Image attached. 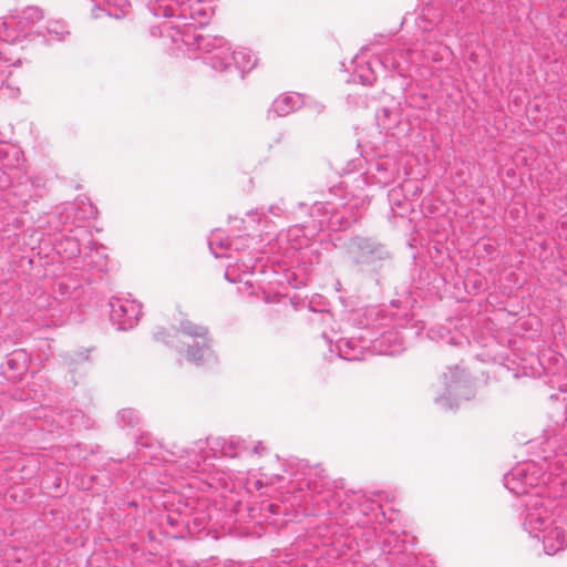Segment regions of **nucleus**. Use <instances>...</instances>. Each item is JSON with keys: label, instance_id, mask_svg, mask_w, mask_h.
I'll use <instances>...</instances> for the list:
<instances>
[{"label": "nucleus", "instance_id": "3", "mask_svg": "<svg viewBox=\"0 0 567 567\" xmlns=\"http://www.w3.org/2000/svg\"><path fill=\"white\" fill-rule=\"evenodd\" d=\"M481 0H445L435 1L427 4L422 12V22L420 28L424 31H431L433 38L441 40L443 37L457 35L464 21L470 18L474 10L475 2Z\"/></svg>", "mask_w": 567, "mask_h": 567}, {"label": "nucleus", "instance_id": "5", "mask_svg": "<svg viewBox=\"0 0 567 567\" xmlns=\"http://www.w3.org/2000/svg\"><path fill=\"white\" fill-rule=\"evenodd\" d=\"M94 3V18H100L97 12H105L106 16L116 19L123 18L131 7L130 0H92Z\"/></svg>", "mask_w": 567, "mask_h": 567}, {"label": "nucleus", "instance_id": "12", "mask_svg": "<svg viewBox=\"0 0 567 567\" xmlns=\"http://www.w3.org/2000/svg\"><path fill=\"white\" fill-rule=\"evenodd\" d=\"M269 508H270L271 511H275L274 505H269Z\"/></svg>", "mask_w": 567, "mask_h": 567}, {"label": "nucleus", "instance_id": "10", "mask_svg": "<svg viewBox=\"0 0 567 567\" xmlns=\"http://www.w3.org/2000/svg\"><path fill=\"white\" fill-rule=\"evenodd\" d=\"M7 30V22L0 18V40L3 39V33ZM9 65L6 63L3 59L0 58V84L3 83L4 78L7 76Z\"/></svg>", "mask_w": 567, "mask_h": 567}, {"label": "nucleus", "instance_id": "1", "mask_svg": "<svg viewBox=\"0 0 567 567\" xmlns=\"http://www.w3.org/2000/svg\"><path fill=\"white\" fill-rule=\"evenodd\" d=\"M425 47L421 53L410 49H390L373 61L358 64L354 78L363 85H372L378 79L377 66L384 72H396L401 78H413V72L426 80L441 72H452L454 68L453 53L439 38H433L431 31H424Z\"/></svg>", "mask_w": 567, "mask_h": 567}, {"label": "nucleus", "instance_id": "9", "mask_svg": "<svg viewBox=\"0 0 567 567\" xmlns=\"http://www.w3.org/2000/svg\"><path fill=\"white\" fill-rule=\"evenodd\" d=\"M38 33L48 35L50 40L63 41L70 32L62 21L52 20L47 23L45 31H39Z\"/></svg>", "mask_w": 567, "mask_h": 567}, {"label": "nucleus", "instance_id": "7", "mask_svg": "<svg viewBox=\"0 0 567 567\" xmlns=\"http://www.w3.org/2000/svg\"><path fill=\"white\" fill-rule=\"evenodd\" d=\"M256 64L254 56L250 52L245 50L231 51V68L240 71V76L244 78V73L247 70H251Z\"/></svg>", "mask_w": 567, "mask_h": 567}, {"label": "nucleus", "instance_id": "11", "mask_svg": "<svg viewBox=\"0 0 567 567\" xmlns=\"http://www.w3.org/2000/svg\"><path fill=\"white\" fill-rule=\"evenodd\" d=\"M269 508H270L271 511H275L274 505H269Z\"/></svg>", "mask_w": 567, "mask_h": 567}, {"label": "nucleus", "instance_id": "8", "mask_svg": "<svg viewBox=\"0 0 567 567\" xmlns=\"http://www.w3.org/2000/svg\"><path fill=\"white\" fill-rule=\"evenodd\" d=\"M43 11L38 7L25 8L18 17V27L21 31H25L33 24L43 19Z\"/></svg>", "mask_w": 567, "mask_h": 567}, {"label": "nucleus", "instance_id": "4", "mask_svg": "<svg viewBox=\"0 0 567 567\" xmlns=\"http://www.w3.org/2000/svg\"><path fill=\"white\" fill-rule=\"evenodd\" d=\"M147 9L156 18L175 19L159 25L161 35L168 38L165 28L174 24H179L181 30L192 27L194 33H198L197 25H205L212 13L210 6L203 0H147Z\"/></svg>", "mask_w": 567, "mask_h": 567}, {"label": "nucleus", "instance_id": "2", "mask_svg": "<svg viewBox=\"0 0 567 567\" xmlns=\"http://www.w3.org/2000/svg\"><path fill=\"white\" fill-rule=\"evenodd\" d=\"M165 30L172 42L177 47L184 45L194 59L203 60L217 72L231 70V48L225 38L194 33L192 27L181 30L179 24L166 27Z\"/></svg>", "mask_w": 567, "mask_h": 567}, {"label": "nucleus", "instance_id": "6", "mask_svg": "<svg viewBox=\"0 0 567 567\" xmlns=\"http://www.w3.org/2000/svg\"><path fill=\"white\" fill-rule=\"evenodd\" d=\"M317 103L318 101L309 94L289 91L279 94L274 100L272 106H309Z\"/></svg>", "mask_w": 567, "mask_h": 567}]
</instances>
